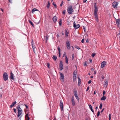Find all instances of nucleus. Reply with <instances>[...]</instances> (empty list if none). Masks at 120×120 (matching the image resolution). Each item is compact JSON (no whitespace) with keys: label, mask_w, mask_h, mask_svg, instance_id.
<instances>
[{"label":"nucleus","mask_w":120,"mask_h":120,"mask_svg":"<svg viewBox=\"0 0 120 120\" xmlns=\"http://www.w3.org/2000/svg\"><path fill=\"white\" fill-rule=\"evenodd\" d=\"M80 25L79 24H78L77 25H75V29L79 28L80 27Z\"/></svg>","instance_id":"nucleus-30"},{"label":"nucleus","mask_w":120,"mask_h":120,"mask_svg":"<svg viewBox=\"0 0 120 120\" xmlns=\"http://www.w3.org/2000/svg\"><path fill=\"white\" fill-rule=\"evenodd\" d=\"M66 53L65 52H64L63 55V57H64L65 56H66Z\"/></svg>","instance_id":"nucleus-45"},{"label":"nucleus","mask_w":120,"mask_h":120,"mask_svg":"<svg viewBox=\"0 0 120 120\" xmlns=\"http://www.w3.org/2000/svg\"><path fill=\"white\" fill-rule=\"evenodd\" d=\"M91 70L92 71H94V69L93 68H92Z\"/></svg>","instance_id":"nucleus-64"},{"label":"nucleus","mask_w":120,"mask_h":120,"mask_svg":"<svg viewBox=\"0 0 120 120\" xmlns=\"http://www.w3.org/2000/svg\"><path fill=\"white\" fill-rule=\"evenodd\" d=\"M89 107L90 108L91 110L94 113V111L92 109V107L90 105H89Z\"/></svg>","instance_id":"nucleus-20"},{"label":"nucleus","mask_w":120,"mask_h":120,"mask_svg":"<svg viewBox=\"0 0 120 120\" xmlns=\"http://www.w3.org/2000/svg\"><path fill=\"white\" fill-rule=\"evenodd\" d=\"M96 53H92V55L91 56L93 57H94Z\"/></svg>","instance_id":"nucleus-36"},{"label":"nucleus","mask_w":120,"mask_h":120,"mask_svg":"<svg viewBox=\"0 0 120 120\" xmlns=\"http://www.w3.org/2000/svg\"><path fill=\"white\" fill-rule=\"evenodd\" d=\"M74 57H75L74 54H72L71 59H72V60H73L74 59Z\"/></svg>","instance_id":"nucleus-34"},{"label":"nucleus","mask_w":120,"mask_h":120,"mask_svg":"<svg viewBox=\"0 0 120 120\" xmlns=\"http://www.w3.org/2000/svg\"><path fill=\"white\" fill-rule=\"evenodd\" d=\"M73 79L74 81H75V71H74L73 72Z\"/></svg>","instance_id":"nucleus-27"},{"label":"nucleus","mask_w":120,"mask_h":120,"mask_svg":"<svg viewBox=\"0 0 120 120\" xmlns=\"http://www.w3.org/2000/svg\"><path fill=\"white\" fill-rule=\"evenodd\" d=\"M24 105L26 106L27 109L28 108V107L25 104Z\"/></svg>","instance_id":"nucleus-57"},{"label":"nucleus","mask_w":120,"mask_h":120,"mask_svg":"<svg viewBox=\"0 0 120 120\" xmlns=\"http://www.w3.org/2000/svg\"><path fill=\"white\" fill-rule=\"evenodd\" d=\"M57 49L58 51V53L60 52V49L59 46L58 47Z\"/></svg>","instance_id":"nucleus-33"},{"label":"nucleus","mask_w":120,"mask_h":120,"mask_svg":"<svg viewBox=\"0 0 120 120\" xmlns=\"http://www.w3.org/2000/svg\"><path fill=\"white\" fill-rule=\"evenodd\" d=\"M73 27L75 29V22L74 21L73 23Z\"/></svg>","instance_id":"nucleus-47"},{"label":"nucleus","mask_w":120,"mask_h":120,"mask_svg":"<svg viewBox=\"0 0 120 120\" xmlns=\"http://www.w3.org/2000/svg\"><path fill=\"white\" fill-rule=\"evenodd\" d=\"M83 65L85 66H87V65L86 64V61L84 63V64Z\"/></svg>","instance_id":"nucleus-44"},{"label":"nucleus","mask_w":120,"mask_h":120,"mask_svg":"<svg viewBox=\"0 0 120 120\" xmlns=\"http://www.w3.org/2000/svg\"><path fill=\"white\" fill-rule=\"evenodd\" d=\"M19 119L20 120H21V117H22V116H20L19 117Z\"/></svg>","instance_id":"nucleus-60"},{"label":"nucleus","mask_w":120,"mask_h":120,"mask_svg":"<svg viewBox=\"0 0 120 120\" xmlns=\"http://www.w3.org/2000/svg\"><path fill=\"white\" fill-rule=\"evenodd\" d=\"M28 22L30 23L32 25V26L33 27H34V24H33V23L32 22H31V21L30 20H29Z\"/></svg>","instance_id":"nucleus-25"},{"label":"nucleus","mask_w":120,"mask_h":120,"mask_svg":"<svg viewBox=\"0 0 120 120\" xmlns=\"http://www.w3.org/2000/svg\"><path fill=\"white\" fill-rule=\"evenodd\" d=\"M77 93V91H75V98H76V99L78 100V102L79 101V98L77 94H76Z\"/></svg>","instance_id":"nucleus-22"},{"label":"nucleus","mask_w":120,"mask_h":120,"mask_svg":"<svg viewBox=\"0 0 120 120\" xmlns=\"http://www.w3.org/2000/svg\"><path fill=\"white\" fill-rule=\"evenodd\" d=\"M39 11L40 12V11L38 10L36 8H34L32 9V13H34V11Z\"/></svg>","instance_id":"nucleus-21"},{"label":"nucleus","mask_w":120,"mask_h":120,"mask_svg":"<svg viewBox=\"0 0 120 120\" xmlns=\"http://www.w3.org/2000/svg\"><path fill=\"white\" fill-rule=\"evenodd\" d=\"M84 38L81 41V42L82 43H83L84 42Z\"/></svg>","instance_id":"nucleus-48"},{"label":"nucleus","mask_w":120,"mask_h":120,"mask_svg":"<svg viewBox=\"0 0 120 120\" xmlns=\"http://www.w3.org/2000/svg\"><path fill=\"white\" fill-rule=\"evenodd\" d=\"M67 11L68 13L69 14H71L73 12V9L72 6H70L68 7Z\"/></svg>","instance_id":"nucleus-3"},{"label":"nucleus","mask_w":120,"mask_h":120,"mask_svg":"<svg viewBox=\"0 0 120 120\" xmlns=\"http://www.w3.org/2000/svg\"><path fill=\"white\" fill-rule=\"evenodd\" d=\"M68 59L67 56H65V62L66 63L68 64Z\"/></svg>","instance_id":"nucleus-26"},{"label":"nucleus","mask_w":120,"mask_h":120,"mask_svg":"<svg viewBox=\"0 0 120 120\" xmlns=\"http://www.w3.org/2000/svg\"><path fill=\"white\" fill-rule=\"evenodd\" d=\"M105 85L106 86H107L108 85V82L107 81H105Z\"/></svg>","instance_id":"nucleus-38"},{"label":"nucleus","mask_w":120,"mask_h":120,"mask_svg":"<svg viewBox=\"0 0 120 120\" xmlns=\"http://www.w3.org/2000/svg\"><path fill=\"white\" fill-rule=\"evenodd\" d=\"M94 15L95 16L96 21L98 22V16L97 14L98 10L96 3H94Z\"/></svg>","instance_id":"nucleus-1"},{"label":"nucleus","mask_w":120,"mask_h":120,"mask_svg":"<svg viewBox=\"0 0 120 120\" xmlns=\"http://www.w3.org/2000/svg\"><path fill=\"white\" fill-rule=\"evenodd\" d=\"M104 110V108H103V109H102V110L101 111V112H103V111Z\"/></svg>","instance_id":"nucleus-61"},{"label":"nucleus","mask_w":120,"mask_h":120,"mask_svg":"<svg viewBox=\"0 0 120 120\" xmlns=\"http://www.w3.org/2000/svg\"><path fill=\"white\" fill-rule=\"evenodd\" d=\"M87 0H83V2L85 3L86 2Z\"/></svg>","instance_id":"nucleus-59"},{"label":"nucleus","mask_w":120,"mask_h":120,"mask_svg":"<svg viewBox=\"0 0 120 120\" xmlns=\"http://www.w3.org/2000/svg\"><path fill=\"white\" fill-rule=\"evenodd\" d=\"M60 79H61L62 80L64 81V75L61 72H60Z\"/></svg>","instance_id":"nucleus-11"},{"label":"nucleus","mask_w":120,"mask_h":120,"mask_svg":"<svg viewBox=\"0 0 120 120\" xmlns=\"http://www.w3.org/2000/svg\"><path fill=\"white\" fill-rule=\"evenodd\" d=\"M116 23L118 26L119 25L120 23V18L116 19Z\"/></svg>","instance_id":"nucleus-14"},{"label":"nucleus","mask_w":120,"mask_h":120,"mask_svg":"<svg viewBox=\"0 0 120 120\" xmlns=\"http://www.w3.org/2000/svg\"><path fill=\"white\" fill-rule=\"evenodd\" d=\"M62 19H60V20L59 22V24L60 25H61L62 24Z\"/></svg>","instance_id":"nucleus-31"},{"label":"nucleus","mask_w":120,"mask_h":120,"mask_svg":"<svg viewBox=\"0 0 120 120\" xmlns=\"http://www.w3.org/2000/svg\"><path fill=\"white\" fill-rule=\"evenodd\" d=\"M8 75L6 72H4L3 74V78L4 81H6L7 80L8 78Z\"/></svg>","instance_id":"nucleus-2"},{"label":"nucleus","mask_w":120,"mask_h":120,"mask_svg":"<svg viewBox=\"0 0 120 120\" xmlns=\"http://www.w3.org/2000/svg\"><path fill=\"white\" fill-rule=\"evenodd\" d=\"M106 92L105 91V90H103V96H104Z\"/></svg>","instance_id":"nucleus-42"},{"label":"nucleus","mask_w":120,"mask_h":120,"mask_svg":"<svg viewBox=\"0 0 120 120\" xmlns=\"http://www.w3.org/2000/svg\"><path fill=\"white\" fill-rule=\"evenodd\" d=\"M47 66L48 67V68H50V64L49 63H48L47 64Z\"/></svg>","instance_id":"nucleus-40"},{"label":"nucleus","mask_w":120,"mask_h":120,"mask_svg":"<svg viewBox=\"0 0 120 120\" xmlns=\"http://www.w3.org/2000/svg\"><path fill=\"white\" fill-rule=\"evenodd\" d=\"M26 115H25V118L26 120H29L30 118L29 117L28 114L26 113Z\"/></svg>","instance_id":"nucleus-19"},{"label":"nucleus","mask_w":120,"mask_h":120,"mask_svg":"<svg viewBox=\"0 0 120 120\" xmlns=\"http://www.w3.org/2000/svg\"><path fill=\"white\" fill-rule=\"evenodd\" d=\"M102 103H101V104L100 105V106H99V108L100 109H102Z\"/></svg>","instance_id":"nucleus-35"},{"label":"nucleus","mask_w":120,"mask_h":120,"mask_svg":"<svg viewBox=\"0 0 120 120\" xmlns=\"http://www.w3.org/2000/svg\"><path fill=\"white\" fill-rule=\"evenodd\" d=\"M16 103V101H15L14 102H13L12 103V104L10 105V107L11 108H12L15 105V104Z\"/></svg>","instance_id":"nucleus-18"},{"label":"nucleus","mask_w":120,"mask_h":120,"mask_svg":"<svg viewBox=\"0 0 120 120\" xmlns=\"http://www.w3.org/2000/svg\"><path fill=\"white\" fill-rule=\"evenodd\" d=\"M60 70H62L64 68L63 64V63L62 61H60Z\"/></svg>","instance_id":"nucleus-6"},{"label":"nucleus","mask_w":120,"mask_h":120,"mask_svg":"<svg viewBox=\"0 0 120 120\" xmlns=\"http://www.w3.org/2000/svg\"><path fill=\"white\" fill-rule=\"evenodd\" d=\"M52 19L53 22H56L57 21V18L56 16H54L52 18Z\"/></svg>","instance_id":"nucleus-12"},{"label":"nucleus","mask_w":120,"mask_h":120,"mask_svg":"<svg viewBox=\"0 0 120 120\" xmlns=\"http://www.w3.org/2000/svg\"><path fill=\"white\" fill-rule=\"evenodd\" d=\"M100 112L99 111V110L98 112L97 115V116L98 117L100 115Z\"/></svg>","instance_id":"nucleus-39"},{"label":"nucleus","mask_w":120,"mask_h":120,"mask_svg":"<svg viewBox=\"0 0 120 120\" xmlns=\"http://www.w3.org/2000/svg\"><path fill=\"white\" fill-rule=\"evenodd\" d=\"M63 1H61V3L60 5V6H62V5H63Z\"/></svg>","instance_id":"nucleus-43"},{"label":"nucleus","mask_w":120,"mask_h":120,"mask_svg":"<svg viewBox=\"0 0 120 120\" xmlns=\"http://www.w3.org/2000/svg\"><path fill=\"white\" fill-rule=\"evenodd\" d=\"M106 62L105 61H103L101 63V68H103L106 65Z\"/></svg>","instance_id":"nucleus-9"},{"label":"nucleus","mask_w":120,"mask_h":120,"mask_svg":"<svg viewBox=\"0 0 120 120\" xmlns=\"http://www.w3.org/2000/svg\"><path fill=\"white\" fill-rule=\"evenodd\" d=\"M86 42H87V43H88L89 42V41L87 39V40L86 41Z\"/></svg>","instance_id":"nucleus-63"},{"label":"nucleus","mask_w":120,"mask_h":120,"mask_svg":"<svg viewBox=\"0 0 120 120\" xmlns=\"http://www.w3.org/2000/svg\"><path fill=\"white\" fill-rule=\"evenodd\" d=\"M65 10H64V11H63V12H62V13L63 14H64V15L65 14Z\"/></svg>","instance_id":"nucleus-51"},{"label":"nucleus","mask_w":120,"mask_h":120,"mask_svg":"<svg viewBox=\"0 0 120 120\" xmlns=\"http://www.w3.org/2000/svg\"><path fill=\"white\" fill-rule=\"evenodd\" d=\"M71 102L73 105H75V100L74 99V97L72 96L71 98Z\"/></svg>","instance_id":"nucleus-10"},{"label":"nucleus","mask_w":120,"mask_h":120,"mask_svg":"<svg viewBox=\"0 0 120 120\" xmlns=\"http://www.w3.org/2000/svg\"><path fill=\"white\" fill-rule=\"evenodd\" d=\"M117 35L116 37L117 38L118 37L119 38H120V30H119L116 32Z\"/></svg>","instance_id":"nucleus-13"},{"label":"nucleus","mask_w":120,"mask_h":120,"mask_svg":"<svg viewBox=\"0 0 120 120\" xmlns=\"http://www.w3.org/2000/svg\"><path fill=\"white\" fill-rule=\"evenodd\" d=\"M13 74L12 72H11L10 73V78L11 79H12L13 80H14L13 77Z\"/></svg>","instance_id":"nucleus-17"},{"label":"nucleus","mask_w":120,"mask_h":120,"mask_svg":"<svg viewBox=\"0 0 120 120\" xmlns=\"http://www.w3.org/2000/svg\"><path fill=\"white\" fill-rule=\"evenodd\" d=\"M111 114H110L109 115V120H111Z\"/></svg>","instance_id":"nucleus-37"},{"label":"nucleus","mask_w":120,"mask_h":120,"mask_svg":"<svg viewBox=\"0 0 120 120\" xmlns=\"http://www.w3.org/2000/svg\"><path fill=\"white\" fill-rule=\"evenodd\" d=\"M18 112L17 115V116L19 117L20 116H22V110H18Z\"/></svg>","instance_id":"nucleus-8"},{"label":"nucleus","mask_w":120,"mask_h":120,"mask_svg":"<svg viewBox=\"0 0 120 120\" xmlns=\"http://www.w3.org/2000/svg\"><path fill=\"white\" fill-rule=\"evenodd\" d=\"M66 44L67 49H70V47L69 42L68 41L66 42Z\"/></svg>","instance_id":"nucleus-7"},{"label":"nucleus","mask_w":120,"mask_h":120,"mask_svg":"<svg viewBox=\"0 0 120 120\" xmlns=\"http://www.w3.org/2000/svg\"><path fill=\"white\" fill-rule=\"evenodd\" d=\"M89 86H88L87 87V89L86 90V91H88L89 90Z\"/></svg>","instance_id":"nucleus-50"},{"label":"nucleus","mask_w":120,"mask_h":120,"mask_svg":"<svg viewBox=\"0 0 120 120\" xmlns=\"http://www.w3.org/2000/svg\"><path fill=\"white\" fill-rule=\"evenodd\" d=\"M32 46L33 48H34L35 47V46L34 45H33V44L32 45Z\"/></svg>","instance_id":"nucleus-56"},{"label":"nucleus","mask_w":120,"mask_h":120,"mask_svg":"<svg viewBox=\"0 0 120 120\" xmlns=\"http://www.w3.org/2000/svg\"><path fill=\"white\" fill-rule=\"evenodd\" d=\"M118 2L115 1L112 3L113 7L114 8H116L118 5Z\"/></svg>","instance_id":"nucleus-4"},{"label":"nucleus","mask_w":120,"mask_h":120,"mask_svg":"<svg viewBox=\"0 0 120 120\" xmlns=\"http://www.w3.org/2000/svg\"><path fill=\"white\" fill-rule=\"evenodd\" d=\"M14 112L16 113V109H13Z\"/></svg>","instance_id":"nucleus-55"},{"label":"nucleus","mask_w":120,"mask_h":120,"mask_svg":"<svg viewBox=\"0 0 120 120\" xmlns=\"http://www.w3.org/2000/svg\"><path fill=\"white\" fill-rule=\"evenodd\" d=\"M104 78V76L102 75L101 76V78L102 79H103Z\"/></svg>","instance_id":"nucleus-58"},{"label":"nucleus","mask_w":120,"mask_h":120,"mask_svg":"<svg viewBox=\"0 0 120 120\" xmlns=\"http://www.w3.org/2000/svg\"><path fill=\"white\" fill-rule=\"evenodd\" d=\"M75 48H76V49H80V48L77 46H75Z\"/></svg>","instance_id":"nucleus-46"},{"label":"nucleus","mask_w":120,"mask_h":120,"mask_svg":"<svg viewBox=\"0 0 120 120\" xmlns=\"http://www.w3.org/2000/svg\"><path fill=\"white\" fill-rule=\"evenodd\" d=\"M91 82V80H89L88 82V84H90Z\"/></svg>","instance_id":"nucleus-54"},{"label":"nucleus","mask_w":120,"mask_h":120,"mask_svg":"<svg viewBox=\"0 0 120 120\" xmlns=\"http://www.w3.org/2000/svg\"><path fill=\"white\" fill-rule=\"evenodd\" d=\"M35 47L34 48H33V51H34V53H35Z\"/></svg>","instance_id":"nucleus-52"},{"label":"nucleus","mask_w":120,"mask_h":120,"mask_svg":"<svg viewBox=\"0 0 120 120\" xmlns=\"http://www.w3.org/2000/svg\"><path fill=\"white\" fill-rule=\"evenodd\" d=\"M50 6V3L49 1H48L47 6V7L48 8H49Z\"/></svg>","instance_id":"nucleus-32"},{"label":"nucleus","mask_w":120,"mask_h":120,"mask_svg":"<svg viewBox=\"0 0 120 120\" xmlns=\"http://www.w3.org/2000/svg\"><path fill=\"white\" fill-rule=\"evenodd\" d=\"M59 57H60V53H59Z\"/></svg>","instance_id":"nucleus-62"},{"label":"nucleus","mask_w":120,"mask_h":120,"mask_svg":"<svg viewBox=\"0 0 120 120\" xmlns=\"http://www.w3.org/2000/svg\"><path fill=\"white\" fill-rule=\"evenodd\" d=\"M60 107L61 111L62 112L64 110L63 109V103L62 101H60Z\"/></svg>","instance_id":"nucleus-5"},{"label":"nucleus","mask_w":120,"mask_h":120,"mask_svg":"<svg viewBox=\"0 0 120 120\" xmlns=\"http://www.w3.org/2000/svg\"><path fill=\"white\" fill-rule=\"evenodd\" d=\"M17 109L18 110H22V109L20 108L19 105H18L17 106Z\"/></svg>","instance_id":"nucleus-29"},{"label":"nucleus","mask_w":120,"mask_h":120,"mask_svg":"<svg viewBox=\"0 0 120 120\" xmlns=\"http://www.w3.org/2000/svg\"><path fill=\"white\" fill-rule=\"evenodd\" d=\"M52 58L55 61L56 60L57 57L56 56L54 55L52 57Z\"/></svg>","instance_id":"nucleus-28"},{"label":"nucleus","mask_w":120,"mask_h":120,"mask_svg":"<svg viewBox=\"0 0 120 120\" xmlns=\"http://www.w3.org/2000/svg\"><path fill=\"white\" fill-rule=\"evenodd\" d=\"M65 34L66 36H68V34L69 33V31L67 29H66L65 30Z\"/></svg>","instance_id":"nucleus-15"},{"label":"nucleus","mask_w":120,"mask_h":120,"mask_svg":"<svg viewBox=\"0 0 120 120\" xmlns=\"http://www.w3.org/2000/svg\"><path fill=\"white\" fill-rule=\"evenodd\" d=\"M45 39L46 40V42L47 43V41L48 40V39L49 37V36L48 35H47L45 36Z\"/></svg>","instance_id":"nucleus-23"},{"label":"nucleus","mask_w":120,"mask_h":120,"mask_svg":"<svg viewBox=\"0 0 120 120\" xmlns=\"http://www.w3.org/2000/svg\"><path fill=\"white\" fill-rule=\"evenodd\" d=\"M9 2L10 3H12V0H8Z\"/></svg>","instance_id":"nucleus-53"},{"label":"nucleus","mask_w":120,"mask_h":120,"mask_svg":"<svg viewBox=\"0 0 120 120\" xmlns=\"http://www.w3.org/2000/svg\"><path fill=\"white\" fill-rule=\"evenodd\" d=\"M106 97L105 96H103L101 98V100H105L106 99Z\"/></svg>","instance_id":"nucleus-24"},{"label":"nucleus","mask_w":120,"mask_h":120,"mask_svg":"<svg viewBox=\"0 0 120 120\" xmlns=\"http://www.w3.org/2000/svg\"><path fill=\"white\" fill-rule=\"evenodd\" d=\"M52 4L53 5H54L56 7L55 8H56V4H55L54 2H53L52 3Z\"/></svg>","instance_id":"nucleus-41"},{"label":"nucleus","mask_w":120,"mask_h":120,"mask_svg":"<svg viewBox=\"0 0 120 120\" xmlns=\"http://www.w3.org/2000/svg\"><path fill=\"white\" fill-rule=\"evenodd\" d=\"M78 85L79 86L80 85L81 82V80L79 77H78Z\"/></svg>","instance_id":"nucleus-16"},{"label":"nucleus","mask_w":120,"mask_h":120,"mask_svg":"<svg viewBox=\"0 0 120 120\" xmlns=\"http://www.w3.org/2000/svg\"><path fill=\"white\" fill-rule=\"evenodd\" d=\"M83 28L84 29V31L85 32L86 31V29H85V27L84 26H83Z\"/></svg>","instance_id":"nucleus-49"}]
</instances>
